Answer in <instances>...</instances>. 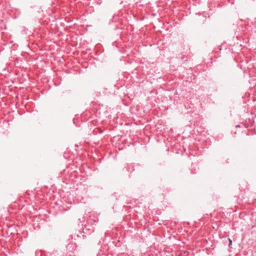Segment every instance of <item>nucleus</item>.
I'll return each mask as SVG.
<instances>
[{
    "label": "nucleus",
    "mask_w": 256,
    "mask_h": 256,
    "mask_svg": "<svg viewBox=\"0 0 256 256\" xmlns=\"http://www.w3.org/2000/svg\"><path fill=\"white\" fill-rule=\"evenodd\" d=\"M228 241H229V246H230L232 244V240L230 238H228Z\"/></svg>",
    "instance_id": "f257e3e1"
}]
</instances>
